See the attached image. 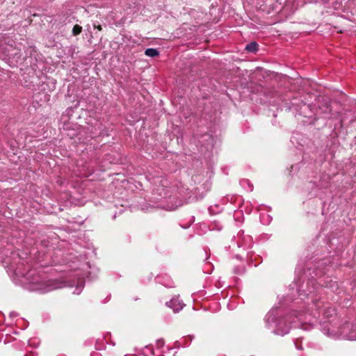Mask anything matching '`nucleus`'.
<instances>
[{
	"instance_id": "1",
	"label": "nucleus",
	"mask_w": 356,
	"mask_h": 356,
	"mask_svg": "<svg viewBox=\"0 0 356 356\" xmlns=\"http://www.w3.org/2000/svg\"><path fill=\"white\" fill-rule=\"evenodd\" d=\"M166 305L169 307L172 308L175 312L181 310L184 305L183 302L178 298L171 299L166 303Z\"/></svg>"
},
{
	"instance_id": "6",
	"label": "nucleus",
	"mask_w": 356,
	"mask_h": 356,
	"mask_svg": "<svg viewBox=\"0 0 356 356\" xmlns=\"http://www.w3.org/2000/svg\"><path fill=\"white\" fill-rule=\"evenodd\" d=\"M95 28L97 29L99 31H102V28L101 25L95 26Z\"/></svg>"
},
{
	"instance_id": "3",
	"label": "nucleus",
	"mask_w": 356,
	"mask_h": 356,
	"mask_svg": "<svg viewBox=\"0 0 356 356\" xmlns=\"http://www.w3.org/2000/svg\"><path fill=\"white\" fill-rule=\"evenodd\" d=\"M62 283L58 281L54 280L50 281V284L48 285L49 290H54L61 287Z\"/></svg>"
},
{
	"instance_id": "4",
	"label": "nucleus",
	"mask_w": 356,
	"mask_h": 356,
	"mask_svg": "<svg viewBox=\"0 0 356 356\" xmlns=\"http://www.w3.org/2000/svg\"><path fill=\"white\" fill-rule=\"evenodd\" d=\"M258 49V44L256 42H251L246 45L245 49L250 52L257 51Z\"/></svg>"
},
{
	"instance_id": "7",
	"label": "nucleus",
	"mask_w": 356,
	"mask_h": 356,
	"mask_svg": "<svg viewBox=\"0 0 356 356\" xmlns=\"http://www.w3.org/2000/svg\"><path fill=\"white\" fill-rule=\"evenodd\" d=\"M91 356H101L98 353H94Z\"/></svg>"
},
{
	"instance_id": "5",
	"label": "nucleus",
	"mask_w": 356,
	"mask_h": 356,
	"mask_svg": "<svg viewBox=\"0 0 356 356\" xmlns=\"http://www.w3.org/2000/svg\"><path fill=\"white\" fill-rule=\"evenodd\" d=\"M82 31V27L78 24H76L74 26L72 29V33L74 35H78L80 34Z\"/></svg>"
},
{
	"instance_id": "8",
	"label": "nucleus",
	"mask_w": 356,
	"mask_h": 356,
	"mask_svg": "<svg viewBox=\"0 0 356 356\" xmlns=\"http://www.w3.org/2000/svg\"><path fill=\"white\" fill-rule=\"evenodd\" d=\"M248 180H243V181H242V183H248Z\"/></svg>"
},
{
	"instance_id": "2",
	"label": "nucleus",
	"mask_w": 356,
	"mask_h": 356,
	"mask_svg": "<svg viewBox=\"0 0 356 356\" xmlns=\"http://www.w3.org/2000/svg\"><path fill=\"white\" fill-rule=\"evenodd\" d=\"M145 54L149 57H155L159 54V52L156 49L149 48L145 51Z\"/></svg>"
}]
</instances>
